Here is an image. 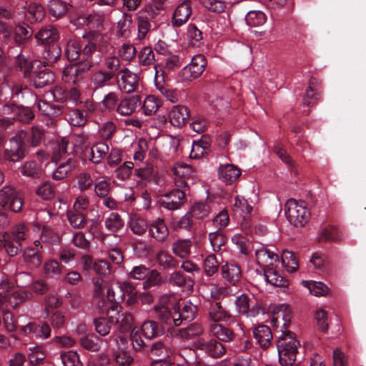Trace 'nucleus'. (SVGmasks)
<instances>
[{
  "instance_id": "obj_7",
  "label": "nucleus",
  "mask_w": 366,
  "mask_h": 366,
  "mask_svg": "<svg viewBox=\"0 0 366 366\" xmlns=\"http://www.w3.org/2000/svg\"><path fill=\"white\" fill-rule=\"evenodd\" d=\"M24 136L25 134L24 133L17 132L16 134L10 139V147L6 149L4 152V157L6 160L16 162L25 157Z\"/></svg>"
},
{
  "instance_id": "obj_25",
  "label": "nucleus",
  "mask_w": 366,
  "mask_h": 366,
  "mask_svg": "<svg viewBox=\"0 0 366 366\" xmlns=\"http://www.w3.org/2000/svg\"><path fill=\"white\" fill-rule=\"evenodd\" d=\"M28 78L33 81L34 85L36 88H42L54 81V73L44 66L39 71H31L30 76H28Z\"/></svg>"
},
{
  "instance_id": "obj_16",
  "label": "nucleus",
  "mask_w": 366,
  "mask_h": 366,
  "mask_svg": "<svg viewBox=\"0 0 366 366\" xmlns=\"http://www.w3.org/2000/svg\"><path fill=\"white\" fill-rule=\"evenodd\" d=\"M149 236L154 241L163 243L169 237V232L164 219L157 218L149 224Z\"/></svg>"
},
{
  "instance_id": "obj_6",
  "label": "nucleus",
  "mask_w": 366,
  "mask_h": 366,
  "mask_svg": "<svg viewBox=\"0 0 366 366\" xmlns=\"http://www.w3.org/2000/svg\"><path fill=\"white\" fill-rule=\"evenodd\" d=\"M205 66L206 59L204 56L202 54L195 55L190 64L182 69L179 75L183 81H191L202 75Z\"/></svg>"
},
{
  "instance_id": "obj_42",
  "label": "nucleus",
  "mask_w": 366,
  "mask_h": 366,
  "mask_svg": "<svg viewBox=\"0 0 366 366\" xmlns=\"http://www.w3.org/2000/svg\"><path fill=\"white\" fill-rule=\"evenodd\" d=\"M93 283L94 286V293L97 295V303L99 308L107 307L105 297L104 295V290L107 291L109 287L107 283L101 277L94 278Z\"/></svg>"
},
{
  "instance_id": "obj_34",
  "label": "nucleus",
  "mask_w": 366,
  "mask_h": 366,
  "mask_svg": "<svg viewBox=\"0 0 366 366\" xmlns=\"http://www.w3.org/2000/svg\"><path fill=\"white\" fill-rule=\"evenodd\" d=\"M223 277L229 282L235 285L242 277L239 266L234 263L226 264L222 267Z\"/></svg>"
},
{
  "instance_id": "obj_3",
  "label": "nucleus",
  "mask_w": 366,
  "mask_h": 366,
  "mask_svg": "<svg viewBox=\"0 0 366 366\" xmlns=\"http://www.w3.org/2000/svg\"><path fill=\"white\" fill-rule=\"evenodd\" d=\"M285 214L288 221L295 227H302L310 219V212L304 201L290 199L285 204Z\"/></svg>"
},
{
  "instance_id": "obj_49",
  "label": "nucleus",
  "mask_w": 366,
  "mask_h": 366,
  "mask_svg": "<svg viewBox=\"0 0 366 366\" xmlns=\"http://www.w3.org/2000/svg\"><path fill=\"white\" fill-rule=\"evenodd\" d=\"M142 332L146 338L151 339L162 335L163 329L157 322L149 320L142 324Z\"/></svg>"
},
{
  "instance_id": "obj_63",
  "label": "nucleus",
  "mask_w": 366,
  "mask_h": 366,
  "mask_svg": "<svg viewBox=\"0 0 366 366\" xmlns=\"http://www.w3.org/2000/svg\"><path fill=\"white\" fill-rule=\"evenodd\" d=\"M44 9L41 4H31L27 9V18L29 21H39L44 17Z\"/></svg>"
},
{
  "instance_id": "obj_59",
  "label": "nucleus",
  "mask_w": 366,
  "mask_h": 366,
  "mask_svg": "<svg viewBox=\"0 0 366 366\" xmlns=\"http://www.w3.org/2000/svg\"><path fill=\"white\" fill-rule=\"evenodd\" d=\"M151 27L150 22L146 15L139 14L137 16V40L144 39Z\"/></svg>"
},
{
  "instance_id": "obj_57",
  "label": "nucleus",
  "mask_w": 366,
  "mask_h": 366,
  "mask_svg": "<svg viewBox=\"0 0 366 366\" xmlns=\"http://www.w3.org/2000/svg\"><path fill=\"white\" fill-rule=\"evenodd\" d=\"M120 69V61L119 57L115 56H108L104 58L103 61V67L105 71L110 73L112 76L116 77L117 72Z\"/></svg>"
},
{
  "instance_id": "obj_21",
  "label": "nucleus",
  "mask_w": 366,
  "mask_h": 366,
  "mask_svg": "<svg viewBox=\"0 0 366 366\" xmlns=\"http://www.w3.org/2000/svg\"><path fill=\"white\" fill-rule=\"evenodd\" d=\"M21 259L28 269L38 268L42 262L41 252L38 248L26 247L24 249Z\"/></svg>"
},
{
  "instance_id": "obj_56",
  "label": "nucleus",
  "mask_w": 366,
  "mask_h": 366,
  "mask_svg": "<svg viewBox=\"0 0 366 366\" xmlns=\"http://www.w3.org/2000/svg\"><path fill=\"white\" fill-rule=\"evenodd\" d=\"M155 313L159 320L167 325H171L173 323L174 317H176L175 313L171 314L169 308L162 304H159L154 307Z\"/></svg>"
},
{
  "instance_id": "obj_13",
  "label": "nucleus",
  "mask_w": 366,
  "mask_h": 366,
  "mask_svg": "<svg viewBox=\"0 0 366 366\" xmlns=\"http://www.w3.org/2000/svg\"><path fill=\"white\" fill-rule=\"evenodd\" d=\"M192 15V3L189 0H184L180 3L174 9L171 24L173 27L177 28L185 24Z\"/></svg>"
},
{
  "instance_id": "obj_12",
  "label": "nucleus",
  "mask_w": 366,
  "mask_h": 366,
  "mask_svg": "<svg viewBox=\"0 0 366 366\" xmlns=\"http://www.w3.org/2000/svg\"><path fill=\"white\" fill-rule=\"evenodd\" d=\"M134 290L132 285L128 282L118 283L116 287L107 288L106 303L110 305H118L124 300L125 292H132Z\"/></svg>"
},
{
  "instance_id": "obj_8",
  "label": "nucleus",
  "mask_w": 366,
  "mask_h": 366,
  "mask_svg": "<svg viewBox=\"0 0 366 366\" xmlns=\"http://www.w3.org/2000/svg\"><path fill=\"white\" fill-rule=\"evenodd\" d=\"M235 306L238 312L246 317H255L259 313L260 306L255 299L247 294H242L237 297Z\"/></svg>"
},
{
  "instance_id": "obj_62",
  "label": "nucleus",
  "mask_w": 366,
  "mask_h": 366,
  "mask_svg": "<svg viewBox=\"0 0 366 366\" xmlns=\"http://www.w3.org/2000/svg\"><path fill=\"white\" fill-rule=\"evenodd\" d=\"M209 241L214 252H219L227 242V237L219 229L209 234Z\"/></svg>"
},
{
  "instance_id": "obj_35",
  "label": "nucleus",
  "mask_w": 366,
  "mask_h": 366,
  "mask_svg": "<svg viewBox=\"0 0 366 366\" xmlns=\"http://www.w3.org/2000/svg\"><path fill=\"white\" fill-rule=\"evenodd\" d=\"M114 78L110 73L99 69L94 71L91 76V82L95 89H101L111 85V81Z\"/></svg>"
},
{
  "instance_id": "obj_46",
  "label": "nucleus",
  "mask_w": 366,
  "mask_h": 366,
  "mask_svg": "<svg viewBox=\"0 0 366 366\" xmlns=\"http://www.w3.org/2000/svg\"><path fill=\"white\" fill-rule=\"evenodd\" d=\"M66 121L74 127H82L87 122L86 114L80 109L70 110L66 114Z\"/></svg>"
},
{
  "instance_id": "obj_58",
  "label": "nucleus",
  "mask_w": 366,
  "mask_h": 366,
  "mask_svg": "<svg viewBox=\"0 0 366 366\" xmlns=\"http://www.w3.org/2000/svg\"><path fill=\"white\" fill-rule=\"evenodd\" d=\"M69 140L63 138L54 144L53 154L51 157L52 162L57 163L63 155L67 153Z\"/></svg>"
},
{
  "instance_id": "obj_51",
  "label": "nucleus",
  "mask_w": 366,
  "mask_h": 366,
  "mask_svg": "<svg viewBox=\"0 0 366 366\" xmlns=\"http://www.w3.org/2000/svg\"><path fill=\"white\" fill-rule=\"evenodd\" d=\"M46 357V354L42 346L36 345L29 348L28 358L31 365H39Z\"/></svg>"
},
{
  "instance_id": "obj_47",
  "label": "nucleus",
  "mask_w": 366,
  "mask_h": 366,
  "mask_svg": "<svg viewBox=\"0 0 366 366\" xmlns=\"http://www.w3.org/2000/svg\"><path fill=\"white\" fill-rule=\"evenodd\" d=\"M151 355L160 359L169 357L172 353V349L163 340H159L152 344L150 347Z\"/></svg>"
},
{
  "instance_id": "obj_15",
  "label": "nucleus",
  "mask_w": 366,
  "mask_h": 366,
  "mask_svg": "<svg viewBox=\"0 0 366 366\" xmlns=\"http://www.w3.org/2000/svg\"><path fill=\"white\" fill-rule=\"evenodd\" d=\"M31 229L36 234L41 230V224L39 222H33L31 225L20 223L13 227L11 234L12 238L16 242H22L31 239Z\"/></svg>"
},
{
  "instance_id": "obj_19",
  "label": "nucleus",
  "mask_w": 366,
  "mask_h": 366,
  "mask_svg": "<svg viewBox=\"0 0 366 366\" xmlns=\"http://www.w3.org/2000/svg\"><path fill=\"white\" fill-rule=\"evenodd\" d=\"M135 31V25L133 22L132 15L124 13L117 23V36L124 39L132 36Z\"/></svg>"
},
{
  "instance_id": "obj_44",
  "label": "nucleus",
  "mask_w": 366,
  "mask_h": 366,
  "mask_svg": "<svg viewBox=\"0 0 366 366\" xmlns=\"http://www.w3.org/2000/svg\"><path fill=\"white\" fill-rule=\"evenodd\" d=\"M76 166V162L72 159L69 158L65 162L61 163L57 169L54 172L52 178L55 180H60L64 179L69 172L72 171Z\"/></svg>"
},
{
  "instance_id": "obj_41",
  "label": "nucleus",
  "mask_w": 366,
  "mask_h": 366,
  "mask_svg": "<svg viewBox=\"0 0 366 366\" xmlns=\"http://www.w3.org/2000/svg\"><path fill=\"white\" fill-rule=\"evenodd\" d=\"M106 229L113 234H116L122 229L124 226V221L122 216L117 212H112L104 220Z\"/></svg>"
},
{
  "instance_id": "obj_5",
  "label": "nucleus",
  "mask_w": 366,
  "mask_h": 366,
  "mask_svg": "<svg viewBox=\"0 0 366 366\" xmlns=\"http://www.w3.org/2000/svg\"><path fill=\"white\" fill-rule=\"evenodd\" d=\"M24 204L22 192L11 186H4L0 189V207L4 210L19 212Z\"/></svg>"
},
{
  "instance_id": "obj_40",
  "label": "nucleus",
  "mask_w": 366,
  "mask_h": 366,
  "mask_svg": "<svg viewBox=\"0 0 366 366\" xmlns=\"http://www.w3.org/2000/svg\"><path fill=\"white\" fill-rule=\"evenodd\" d=\"M40 63L41 61H39L31 62L28 56L20 53L16 56L14 64L17 69H19L24 73L25 77H28L30 76L34 66Z\"/></svg>"
},
{
  "instance_id": "obj_50",
  "label": "nucleus",
  "mask_w": 366,
  "mask_h": 366,
  "mask_svg": "<svg viewBox=\"0 0 366 366\" xmlns=\"http://www.w3.org/2000/svg\"><path fill=\"white\" fill-rule=\"evenodd\" d=\"M44 272L48 278L57 279L60 277L62 269L59 262L54 259L46 260L43 266Z\"/></svg>"
},
{
  "instance_id": "obj_20",
  "label": "nucleus",
  "mask_w": 366,
  "mask_h": 366,
  "mask_svg": "<svg viewBox=\"0 0 366 366\" xmlns=\"http://www.w3.org/2000/svg\"><path fill=\"white\" fill-rule=\"evenodd\" d=\"M204 329L202 324L193 322L186 327L173 330L171 333L173 337H179L182 340H190L202 335Z\"/></svg>"
},
{
  "instance_id": "obj_28",
  "label": "nucleus",
  "mask_w": 366,
  "mask_h": 366,
  "mask_svg": "<svg viewBox=\"0 0 366 366\" xmlns=\"http://www.w3.org/2000/svg\"><path fill=\"white\" fill-rule=\"evenodd\" d=\"M37 41L43 44H55L59 38V34L56 28L52 25H47L42 27L35 34Z\"/></svg>"
},
{
  "instance_id": "obj_55",
  "label": "nucleus",
  "mask_w": 366,
  "mask_h": 366,
  "mask_svg": "<svg viewBox=\"0 0 366 366\" xmlns=\"http://www.w3.org/2000/svg\"><path fill=\"white\" fill-rule=\"evenodd\" d=\"M245 20L249 26L257 27L263 25L267 20L264 13L260 11H250L247 13Z\"/></svg>"
},
{
  "instance_id": "obj_22",
  "label": "nucleus",
  "mask_w": 366,
  "mask_h": 366,
  "mask_svg": "<svg viewBox=\"0 0 366 366\" xmlns=\"http://www.w3.org/2000/svg\"><path fill=\"white\" fill-rule=\"evenodd\" d=\"M141 104L139 96L126 97L121 99L117 107V112L121 116H130Z\"/></svg>"
},
{
  "instance_id": "obj_45",
  "label": "nucleus",
  "mask_w": 366,
  "mask_h": 366,
  "mask_svg": "<svg viewBox=\"0 0 366 366\" xmlns=\"http://www.w3.org/2000/svg\"><path fill=\"white\" fill-rule=\"evenodd\" d=\"M156 259L159 266L166 269H174L178 266V261L166 251H159L156 254Z\"/></svg>"
},
{
  "instance_id": "obj_14",
  "label": "nucleus",
  "mask_w": 366,
  "mask_h": 366,
  "mask_svg": "<svg viewBox=\"0 0 366 366\" xmlns=\"http://www.w3.org/2000/svg\"><path fill=\"white\" fill-rule=\"evenodd\" d=\"M186 201V194L182 189H173L164 195L160 202L162 207L169 210H176L179 209Z\"/></svg>"
},
{
  "instance_id": "obj_37",
  "label": "nucleus",
  "mask_w": 366,
  "mask_h": 366,
  "mask_svg": "<svg viewBox=\"0 0 366 366\" xmlns=\"http://www.w3.org/2000/svg\"><path fill=\"white\" fill-rule=\"evenodd\" d=\"M109 145L103 141L94 144L90 149L89 160L94 163L99 164L109 153Z\"/></svg>"
},
{
  "instance_id": "obj_32",
  "label": "nucleus",
  "mask_w": 366,
  "mask_h": 366,
  "mask_svg": "<svg viewBox=\"0 0 366 366\" xmlns=\"http://www.w3.org/2000/svg\"><path fill=\"white\" fill-rule=\"evenodd\" d=\"M131 231L136 235H143L148 230L149 224L145 218L137 214H131L128 222Z\"/></svg>"
},
{
  "instance_id": "obj_27",
  "label": "nucleus",
  "mask_w": 366,
  "mask_h": 366,
  "mask_svg": "<svg viewBox=\"0 0 366 366\" xmlns=\"http://www.w3.org/2000/svg\"><path fill=\"white\" fill-rule=\"evenodd\" d=\"M31 293L27 290L14 291L3 297V300L0 305H8L13 308H16L21 303L31 299Z\"/></svg>"
},
{
  "instance_id": "obj_10",
  "label": "nucleus",
  "mask_w": 366,
  "mask_h": 366,
  "mask_svg": "<svg viewBox=\"0 0 366 366\" xmlns=\"http://www.w3.org/2000/svg\"><path fill=\"white\" fill-rule=\"evenodd\" d=\"M194 346L196 349L204 351L209 356L214 358L221 357L226 352L224 345L216 340L207 341L200 338L194 343Z\"/></svg>"
},
{
  "instance_id": "obj_29",
  "label": "nucleus",
  "mask_w": 366,
  "mask_h": 366,
  "mask_svg": "<svg viewBox=\"0 0 366 366\" xmlns=\"http://www.w3.org/2000/svg\"><path fill=\"white\" fill-rule=\"evenodd\" d=\"M189 117L188 109L182 105L174 106L169 113V119L172 125L181 127L185 124Z\"/></svg>"
},
{
  "instance_id": "obj_33",
  "label": "nucleus",
  "mask_w": 366,
  "mask_h": 366,
  "mask_svg": "<svg viewBox=\"0 0 366 366\" xmlns=\"http://www.w3.org/2000/svg\"><path fill=\"white\" fill-rule=\"evenodd\" d=\"M39 111L49 117H57L64 112V107L59 104H55L40 99L36 103Z\"/></svg>"
},
{
  "instance_id": "obj_39",
  "label": "nucleus",
  "mask_w": 366,
  "mask_h": 366,
  "mask_svg": "<svg viewBox=\"0 0 366 366\" xmlns=\"http://www.w3.org/2000/svg\"><path fill=\"white\" fill-rule=\"evenodd\" d=\"M264 277L267 282L274 286L282 287L288 286V280L275 270L273 267L264 269Z\"/></svg>"
},
{
  "instance_id": "obj_4",
  "label": "nucleus",
  "mask_w": 366,
  "mask_h": 366,
  "mask_svg": "<svg viewBox=\"0 0 366 366\" xmlns=\"http://www.w3.org/2000/svg\"><path fill=\"white\" fill-rule=\"evenodd\" d=\"M101 60V55L97 54L96 60L79 61L77 64L66 67L63 71V79L69 84H76L81 81L86 74L94 65Z\"/></svg>"
},
{
  "instance_id": "obj_54",
  "label": "nucleus",
  "mask_w": 366,
  "mask_h": 366,
  "mask_svg": "<svg viewBox=\"0 0 366 366\" xmlns=\"http://www.w3.org/2000/svg\"><path fill=\"white\" fill-rule=\"evenodd\" d=\"M282 263L288 272L297 271L299 267L298 261L295 253L284 251L282 254Z\"/></svg>"
},
{
  "instance_id": "obj_38",
  "label": "nucleus",
  "mask_w": 366,
  "mask_h": 366,
  "mask_svg": "<svg viewBox=\"0 0 366 366\" xmlns=\"http://www.w3.org/2000/svg\"><path fill=\"white\" fill-rule=\"evenodd\" d=\"M209 331L219 340L229 342L234 338V332L229 328L219 323H210Z\"/></svg>"
},
{
  "instance_id": "obj_43",
  "label": "nucleus",
  "mask_w": 366,
  "mask_h": 366,
  "mask_svg": "<svg viewBox=\"0 0 366 366\" xmlns=\"http://www.w3.org/2000/svg\"><path fill=\"white\" fill-rule=\"evenodd\" d=\"M44 66L52 65L61 55V48L57 44L48 45L43 52Z\"/></svg>"
},
{
  "instance_id": "obj_52",
  "label": "nucleus",
  "mask_w": 366,
  "mask_h": 366,
  "mask_svg": "<svg viewBox=\"0 0 366 366\" xmlns=\"http://www.w3.org/2000/svg\"><path fill=\"white\" fill-rule=\"evenodd\" d=\"M302 284L315 296H325L329 292L328 287L320 282L303 281Z\"/></svg>"
},
{
  "instance_id": "obj_36",
  "label": "nucleus",
  "mask_w": 366,
  "mask_h": 366,
  "mask_svg": "<svg viewBox=\"0 0 366 366\" xmlns=\"http://www.w3.org/2000/svg\"><path fill=\"white\" fill-rule=\"evenodd\" d=\"M192 246V242L191 240L179 239L173 243L172 251L177 257L181 259H186L189 257L191 254Z\"/></svg>"
},
{
  "instance_id": "obj_26",
  "label": "nucleus",
  "mask_w": 366,
  "mask_h": 366,
  "mask_svg": "<svg viewBox=\"0 0 366 366\" xmlns=\"http://www.w3.org/2000/svg\"><path fill=\"white\" fill-rule=\"evenodd\" d=\"M252 209V207L249 204L246 199L240 196L235 197L232 211L237 219L247 220L251 216Z\"/></svg>"
},
{
  "instance_id": "obj_23",
  "label": "nucleus",
  "mask_w": 366,
  "mask_h": 366,
  "mask_svg": "<svg viewBox=\"0 0 366 366\" xmlns=\"http://www.w3.org/2000/svg\"><path fill=\"white\" fill-rule=\"evenodd\" d=\"M240 175L241 170L232 164L220 165L218 169L219 178L227 184L236 182Z\"/></svg>"
},
{
  "instance_id": "obj_2",
  "label": "nucleus",
  "mask_w": 366,
  "mask_h": 366,
  "mask_svg": "<svg viewBox=\"0 0 366 366\" xmlns=\"http://www.w3.org/2000/svg\"><path fill=\"white\" fill-rule=\"evenodd\" d=\"M298 341L295 334L290 331H282L277 341L280 362L284 366H292L295 360L297 352Z\"/></svg>"
},
{
  "instance_id": "obj_48",
  "label": "nucleus",
  "mask_w": 366,
  "mask_h": 366,
  "mask_svg": "<svg viewBox=\"0 0 366 366\" xmlns=\"http://www.w3.org/2000/svg\"><path fill=\"white\" fill-rule=\"evenodd\" d=\"M22 175L32 177L39 178L41 174V165L37 164L35 161H26L19 168Z\"/></svg>"
},
{
  "instance_id": "obj_1",
  "label": "nucleus",
  "mask_w": 366,
  "mask_h": 366,
  "mask_svg": "<svg viewBox=\"0 0 366 366\" xmlns=\"http://www.w3.org/2000/svg\"><path fill=\"white\" fill-rule=\"evenodd\" d=\"M86 41L82 45L78 39H70L66 44V56L68 60L85 62L87 60H96L97 54L107 53L111 44L107 34L97 31H89L83 36Z\"/></svg>"
},
{
  "instance_id": "obj_53",
  "label": "nucleus",
  "mask_w": 366,
  "mask_h": 366,
  "mask_svg": "<svg viewBox=\"0 0 366 366\" xmlns=\"http://www.w3.org/2000/svg\"><path fill=\"white\" fill-rule=\"evenodd\" d=\"M67 219L70 225L74 228L82 229L87 224L86 217L82 212L69 211L67 213Z\"/></svg>"
},
{
  "instance_id": "obj_9",
  "label": "nucleus",
  "mask_w": 366,
  "mask_h": 366,
  "mask_svg": "<svg viewBox=\"0 0 366 366\" xmlns=\"http://www.w3.org/2000/svg\"><path fill=\"white\" fill-rule=\"evenodd\" d=\"M116 80L119 89L125 93L134 92L139 86V76L127 68L119 71Z\"/></svg>"
},
{
  "instance_id": "obj_18",
  "label": "nucleus",
  "mask_w": 366,
  "mask_h": 366,
  "mask_svg": "<svg viewBox=\"0 0 366 366\" xmlns=\"http://www.w3.org/2000/svg\"><path fill=\"white\" fill-rule=\"evenodd\" d=\"M25 134L24 143L28 144L34 147L39 146L45 139L46 131L42 126H32L29 131L21 130Z\"/></svg>"
},
{
  "instance_id": "obj_31",
  "label": "nucleus",
  "mask_w": 366,
  "mask_h": 366,
  "mask_svg": "<svg viewBox=\"0 0 366 366\" xmlns=\"http://www.w3.org/2000/svg\"><path fill=\"white\" fill-rule=\"evenodd\" d=\"M71 5L62 0H50L48 4V9L50 15L55 19L64 17L70 8Z\"/></svg>"
},
{
  "instance_id": "obj_64",
  "label": "nucleus",
  "mask_w": 366,
  "mask_h": 366,
  "mask_svg": "<svg viewBox=\"0 0 366 366\" xmlns=\"http://www.w3.org/2000/svg\"><path fill=\"white\" fill-rule=\"evenodd\" d=\"M61 360L64 366H83L79 355L75 351H68L61 354Z\"/></svg>"
},
{
  "instance_id": "obj_24",
  "label": "nucleus",
  "mask_w": 366,
  "mask_h": 366,
  "mask_svg": "<svg viewBox=\"0 0 366 366\" xmlns=\"http://www.w3.org/2000/svg\"><path fill=\"white\" fill-rule=\"evenodd\" d=\"M255 255L257 264L264 267V269L273 267L274 263H276L279 260L277 254L269 250L263 246L255 249Z\"/></svg>"
},
{
  "instance_id": "obj_17",
  "label": "nucleus",
  "mask_w": 366,
  "mask_h": 366,
  "mask_svg": "<svg viewBox=\"0 0 366 366\" xmlns=\"http://www.w3.org/2000/svg\"><path fill=\"white\" fill-rule=\"evenodd\" d=\"M207 310L208 318L212 323L226 322L232 317L229 310L220 302L210 301Z\"/></svg>"
},
{
  "instance_id": "obj_61",
  "label": "nucleus",
  "mask_w": 366,
  "mask_h": 366,
  "mask_svg": "<svg viewBox=\"0 0 366 366\" xmlns=\"http://www.w3.org/2000/svg\"><path fill=\"white\" fill-rule=\"evenodd\" d=\"M34 118V114L29 107H18L13 119L24 124L29 123Z\"/></svg>"
},
{
  "instance_id": "obj_11",
  "label": "nucleus",
  "mask_w": 366,
  "mask_h": 366,
  "mask_svg": "<svg viewBox=\"0 0 366 366\" xmlns=\"http://www.w3.org/2000/svg\"><path fill=\"white\" fill-rule=\"evenodd\" d=\"M176 317H174L173 324L174 326H179L182 320L191 321L196 317L197 312V307L190 301L184 302L182 304L179 303L174 307Z\"/></svg>"
},
{
  "instance_id": "obj_60",
  "label": "nucleus",
  "mask_w": 366,
  "mask_h": 366,
  "mask_svg": "<svg viewBox=\"0 0 366 366\" xmlns=\"http://www.w3.org/2000/svg\"><path fill=\"white\" fill-rule=\"evenodd\" d=\"M32 30L28 26H18L15 29L14 39L19 45L24 44L31 39Z\"/></svg>"
},
{
  "instance_id": "obj_30",
  "label": "nucleus",
  "mask_w": 366,
  "mask_h": 366,
  "mask_svg": "<svg viewBox=\"0 0 366 366\" xmlns=\"http://www.w3.org/2000/svg\"><path fill=\"white\" fill-rule=\"evenodd\" d=\"M253 335L259 344L264 348L269 347L272 344V333L271 329L264 325H260L255 327L253 331Z\"/></svg>"
}]
</instances>
